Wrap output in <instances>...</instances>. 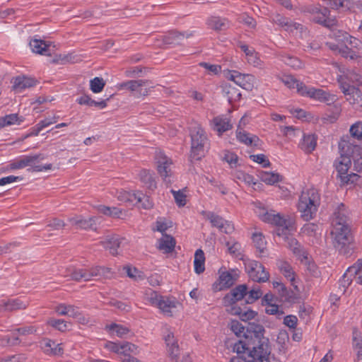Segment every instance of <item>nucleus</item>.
<instances>
[{
	"mask_svg": "<svg viewBox=\"0 0 362 362\" xmlns=\"http://www.w3.org/2000/svg\"><path fill=\"white\" fill-rule=\"evenodd\" d=\"M341 156L335 160L334 166L343 184H349L347 173L351 165V157L359 151L360 147L354 144L349 136L343 137L339 143Z\"/></svg>",
	"mask_w": 362,
	"mask_h": 362,
	"instance_id": "f257e3e1",
	"label": "nucleus"
},
{
	"mask_svg": "<svg viewBox=\"0 0 362 362\" xmlns=\"http://www.w3.org/2000/svg\"><path fill=\"white\" fill-rule=\"evenodd\" d=\"M66 272L67 274L65 276H69L71 280L76 281H80L82 279L85 281L93 279L103 281L111 279L115 275L111 268L99 265L90 268H69Z\"/></svg>",
	"mask_w": 362,
	"mask_h": 362,
	"instance_id": "f03ea898",
	"label": "nucleus"
},
{
	"mask_svg": "<svg viewBox=\"0 0 362 362\" xmlns=\"http://www.w3.org/2000/svg\"><path fill=\"white\" fill-rule=\"evenodd\" d=\"M320 205V195L315 188L302 192L298 204V210L303 220L308 221L315 216Z\"/></svg>",
	"mask_w": 362,
	"mask_h": 362,
	"instance_id": "7ed1b4c3",
	"label": "nucleus"
},
{
	"mask_svg": "<svg viewBox=\"0 0 362 362\" xmlns=\"http://www.w3.org/2000/svg\"><path fill=\"white\" fill-rule=\"evenodd\" d=\"M261 219L266 223H269L277 226L276 233L278 235H284L288 240L290 247H293L294 252L298 250V241L294 238H289L287 235L293 228L294 221L291 218H286L281 216L280 214H274L273 212H265L261 216Z\"/></svg>",
	"mask_w": 362,
	"mask_h": 362,
	"instance_id": "20e7f679",
	"label": "nucleus"
},
{
	"mask_svg": "<svg viewBox=\"0 0 362 362\" xmlns=\"http://www.w3.org/2000/svg\"><path fill=\"white\" fill-rule=\"evenodd\" d=\"M191 136V154L192 159L199 160L208 148V138L205 131L197 122H193L189 127Z\"/></svg>",
	"mask_w": 362,
	"mask_h": 362,
	"instance_id": "39448f33",
	"label": "nucleus"
},
{
	"mask_svg": "<svg viewBox=\"0 0 362 362\" xmlns=\"http://www.w3.org/2000/svg\"><path fill=\"white\" fill-rule=\"evenodd\" d=\"M331 234L334 247L344 255L351 254L354 247L352 246L353 238L349 226L337 225L336 227H333Z\"/></svg>",
	"mask_w": 362,
	"mask_h": 362,
	"instance_id": "423d86ee",
	"label": "nucleus"
},
{
	"mask_svg": "<svg viewBox=\"0 0 362 362\" xmlns=\"http://www.w3.org/2000/svg\"><path fill=\"white\" fill-rule=\"evenodd\" d=\"M271 349L269 340L265 337L251 338L247 356L249 362H270Z\"/></svg>",
	"mask_w": 362,
	"mask_h": 362,
	"instance_id": "0eeeda50",
	"label": "nucleus"
},
{
	"mask_svg": "<svg viewBox=\"0 0 362 362\" xmlns=\"http://www.w3.org/2000/svg\"><path fill=\"white\" fill-rule=\"evenodd\" d=\"M43 158H44L42 156L41 154L34 156H25L21 158L19 160H16L11 163L8 165V168L10 170H16L30 166L31 167V170L33 172H40L42 171L43 170H47L52 169V164H47L43 166L37 165L38 160L40 159Z\"/></svg>",
	"mask_w": 362,
	"mask_h": 362,
	"instance_id": "6e6552de",
	"label": "nucleus"
},
{
	"mask_svg": "<svg viewBox=\"0 0 362 362\" xmlns=\"http://www.w3.org/2000/svg\"><path fill=\"white\" fill-rule=\"evenodd\" d=\"M352 282L362 285V259H358L354 264L349 267L339 280L340 286L344 288V291Z\"/></svg>",
	"mask_w": 362,
	"mask_h": 362,
	"instance_id": "1a4fd4ad",
	"label": "nucleus"
},
{
	"mask_svg": "<svg viewBox=\"0 0 362 362\" xmlns=\"http://www.w3.org/2000/svg\"><path fill=\"white\" fill-rule=\"evenodd\" d=\"M338 82L340 83V88L344 93L346 100L349 101L354 109L362 112V94L359 89L344 82L342 76L338 78Z\"/></svg>",
	"mask_w": 362,
	"mask_h": 362,
	"instance_id": "9d476101",
	"label": "nucleus"
},
{
	"mask_svg": "<svg viewBox=\"0 0 362 362\" xmlns=\"http://www.w3.org/2000/svg\"><path fill=\"white\" fill-rule=\"evenodd\" d=\"M245 269L250 278L254 281L267 282L269 279V272H266L264 267L259 262H248L245 264Z\"/></svg>",
	"mask_w": 362,
	"mask_h": 362,
	"instance_id": "9b49d317",
	"label": "nucleus"
},
{
	"mask_svg": "<svg viewBox=\"0 0 362 362\" xmlns=\"http://www.w3.org/2000/svg\"><path fill=\"white\" fill-rule=\"evenodd\" d=\"M150 83L148 80H131L119 84V88L136 92L139 96H146L153 88Z\"/></svg>",
	"mask_w": 362,
	"mask_h": 362,
	"instance_id": "f8f14e48",
	"label": "nucleus"
},
{
	"mask_svg": "<svg viewBox=\"0 0 362 362\" xmlns=\"http://www.w3.org/2000/svg\"><path fill=\"white\" fill-rule=\"evenodd\" d=\"M157 170L163 181L167 184L173 182L172 160L163 154H159L157 158Z\"/></svg>",
	"mask_w": 362,
	"mask_h": 362,
	"instance_id": "ddd939ff",
	"label": "nucleus"
},
{
	"mask_svg": "<svg viewBox=\"0 0 362 362\" xmlns=\"http://www.w3.org/2000/svg\"><path fill=\"white\" fill-rule=\"evenodd\" d=\"M303 96H307L320 102L326 103L327 105H331L337 100L335 95L326 92L322 89L313 87L306 86Z\"/></svg>",
	"mask_w": 362,
	"mask_h": 362,
	"instance_id": "4468645a",
	"label": "nucleus"
},
{
	"mask_svg": "<svg viewBox=\"0 0 362 362\" xmlns=\"http://www.w3.org/2000/svg\"><path fill=\"white\" fill-rule=\"evenodd\" d=\"M227 78L245 90H252L254 88L255 78L251 74H242L233 71L228 74Z\"/></svg>",
	"mask_w": 362,
	"mask_h": 362,
	"instance_id": "2eb2a0df",
	"label": "nucleus"
},
{
	"mask_svg": "<svg viewBox=\"0 0 362 362\" xmlns=\"http://www.w3.org/2000/svg\"><path fill=\"white\" fill-rule=\"evenodd\" d=\"M313 15V21L317 23L327 25L329 10L326 7L310 6L303 10Z\"/></svg>",
	"mask_w": 362,
	"mask_h": 362,
	"instance_id": "dca6fc26",
	"label": "nucleus"
},
{
	"mask_svg": "<svg viewBox=\"0 0 362 362\" xmlns=\"http://www.w3.org/2000/svg\"><path fill=\"white\" fill-rule=\"evenodd\" d=\"M206 217L210 221L211 225L214 227L218 228L221 232L230 234L235 230V227L231 222L223 219V218L214 213H208Z\"/></svg>",
	"mask_w": 362,
	"mask_h": 362,
	"instance_id": "f3484780",
	"label": "nucleus"
},
{
	"mask_svg": "<svg viewBox=\"0 0 362 362\" xmlns=\"http://www.w3.org/2000/svg\"><path fill=\"white\" fill-rule=\"evenodd\" d=\"M326 42V46L334 52L341 54L344 58L354 60L359 57L356 52L352 50L346 45L342 42Z\"/></svg>",
	"mask_w": 362,
	"mask_h": 362,
	"instance_id": "a211bd4d",
	"label": "nucleus"
},
{
	"mask_svg": "<svg viewBox=\"0 0 362 362\" xmlns=\"http://www.w3.org/2000/svg\"><path fill=\"white\" fill-rule=\"evenodd\" d=\"M247 285L241 284L236 286L224 296L223 299L224 305L228 306L229 305L235 304L237 301L242 300L247 295Z\"/></svg>",
	"mask_w": 362,
	"mask_h": 362,
	"instance_id": "6ab92c4d",
	"label": "nucleus"
},
{
	"mask_svg": "<svg viewBox=\"0 0 362 362\" xmlns=\"http://www.w3.org/2000/svg\"><path fill=\"white\" fill-rule=\"evenodd\" d=\"M68 221L76 229H92L95 226V218L94 216L86 218L81 215H74L69 217Z\"/></svg>",
	"mask_w": 362,
	"mask_h": 362,
	"instance_id": "aec40b11",
	"label": "nucleus"
},
{
	"mask_svg": "<svg viewBox=\"0 0 362 362\" xmlns=\"http://www.w3.org/2000/svg\"><path fill=\"white\" fill-rule=\"evenodd\" d=\"M334 37L337 42L344 43V45H349L354 48H356L361 54H362V42L358 39L351 36L346 32L337 31L334 33Z\"/></svg>",
	"mask_w": 362,
	"mask_h": 362,
	"instance_id": "412c9836",
	"label": "nucleus"
},
{
	"mask_svg": "<svg viewBox=\"0 0 362 362\" xmlns=\"http://www.w3.org/2000/svg\"><path fill=\"white\" fill-rule=\"evenodd\" d=\"M40 346L43 352L50 356H61L64 353L62 344H57L55 341L45 339L40 342Z\"/></svg>",
	"mask_w": 362,
	"mask_h": 362,
	"instance_id": "4be33fe9",
	"label": "nucleus"
},
{
	"mask_svg": "<svg viewBox=\"0 0 362 362\" xmlns=\"http://www.w3.org/2000/svg\"><path fill=\"white\" fill-rule=\"evenodd\" d=\"M124 238H120L119 235H114L107 236L105 239L100 242V244L112 255L118 254V248H119Z\"/></svg>",
	"mask_w": 362,
	"mask_h": 362,
	"instance_id": "5701e85b",
	"label": "nucleus"
},
{
	"mask_svg": "<svg viewBox=\"0 0 362 362\" xmlns=\"http://www.w3.org/2000/svg\"><path fill=\"white\" fill-rule=\"evenodd\" d=\"M37 81L34 78L25 76H19L14 78L13 89L17 93H21L23 90L33 87Z\"/></svg>",
	"mask_w": 362,
	"mask_h": 362,
	"instance_id": "b1692460",
	"label": "nucleus"
},
{
	"mask_svg": "<svg viewBox=\"0 0 362 362\" xmlns=\"http://www.w3.org/2000/svg\"><path fill=\"white\" fill-rule=\"evenodd\" d=\"M177 305V301L175 299L161 296L156 307L158 308L164 315L172 316Z\"/></svg>",
	"mask_w": 362,
	"mask_h": 362,
	"instance_id": "393cba45",
	"label": "nucleus"
},
{
	"mask_svg": "<svg viewBox=\"0 0 362 362\" xmlns=\"http://www.w3.org/2000/svg\"><path fill=\"white\" fill-rule=\"evenodd\" d=\"M348 212L343 204L338 206L335 210L332 219V226L336 227L337 225L349 226L348 224Z\"/></svg>",
	"mask_w": 362,
	"mask_h": 362,
	"instance_id": "a878e982",
	"label": "nucleus"
},
{
	"mask_svg": "<svg viewBox=\"0 0 362 362\" xmlns=\"http://www.w3.org/2000/svg\"><path fill=\"white\" fill-rule=\"evenodd\" d=\"M27 306L28 303L20 299H8L7 300H4L0 303V312H11L16 310L25 309Z\"/></svg>",
	"mask_w": 362,
	"mask_h": 362,
	"instance_id": "bb28decb",
	"label": "nucleus"
},
{
	"mask_svg": "<svg viewBox=\"0 0 362 362\" xmlns=\"http://www.w3.org/2000/svg\"><path fill=\"white\" fill-rule=\"evenodd\" d=\"M238 274L235 271L225 272L220 274L218 279V290L228 288L233 286L238 279Z\"/></svg>",
	"mask_w": 362,
	"mask_h": 362,
	"instance_id": "cd10ccee",
	"label": "nucleus"
},
{
	"mask_svg": "<svg viewBox=\"0 0 362 362\" xmlns=\"http://www.w3.org/2000/svg\"><path fill=\"white\" fill-rule=\"evenodd\" d=\"M193 35V32L180 33L176 30L169 32L163 37V42L166 45L179 43L184 38H189Z\"/></svg>",
	"mask_w": 362,
	"mask_h": 362,
	"instance_id": "c85d7f7f",
	"label": "nucleus"
},
{
	"mask_svg": "<svg viewBox=\"0 0 362 362\" xmlns=\"http://www.w3.org/2000/svg\"><path fill=\"white\" fill-rule=\"evenodd\" d=\"M282 83L290 89H296L300 95H303L305 90L306 86L299 80L296 79L291 75H286L281 78Z\"/></svg>",
	"mask_w": 362,
	"mask_h": 362,
	"instance_id": "c756f323",
	"label": "nucleus"
},
{
	"mask_svg": "<svg viewBox=\"0 0 362 362\" xmlns=\"http://www.w3.org/2000/svg\"><path fill=\"white\" fill-rule=\"evenodd\" d=\"M54 310L59 315H68L71 317H78L80 316L78 308L74 305L61 303L57 305Z\"/></svg>",
	"mask_w": 362,
	"mask_h": 362,
	"instance_id": "7c9ffc66",
	"label": "nucleus"
},
{
	"mask_svg": "<svg viewBox=\"0 0 362 362\" xmlns=\"http://www.w3.org/2000/svg\"><path fill=\"white\" fill-rule=\"evenodd\" d=\"M140 181L148 189L154 190L157 187L153 173L148 170H141L139 174Z\"/></svg>",
	"mask_w": 362,
	"mask_h": 362,
	"instance_id": "2f4dec72",
	"label": "nucleus"
},
{
	"mask_svg": "<svg viewBox=\"0 0 362 362\" xmlns=\"http://www.w3.org/2000/svg\"><path fill=\"white\" fill-rule=\"evenodd\" d=\"M164 339L170 357L176 358L179 354V347L174 334L170 331H168L167 334L164 336Z\"/></svg>",
	"mask_w": 362,
	"mask_h": 362,
	"instance_id": "473e14b6",
	"label": "nucleus"
},
{
	"mask_svg": "<svg viewBox=\"0 0 362 362\" xmlns=\"http://www.w3.org/2000/svg\"><path fill=\"white\" fill-rule=\"evenodd\" d=\"M175 246V239L169 235L163 234L162 238L158 240V249L163 253L173 252Z\"/></svg>",
	"mask_w": 362,
	"mask_h": 362,
	"instance_id": "72a5a7b5",
	"label": "nucleus"
},
{
	"mask_svg": "<svg viewBox=\"0 0 362 362\" xmlns=\"http://www.w3.org/2000/svg\"><path fill=\"white\" fill-rule=\"evenodd\" d=\"M30 47L32 51L36 54L49 56L51 55L49 47V44L40 39H33L30 41Z\"/></svg>",
	"mask_w": 362,
	"mask_h": 362,
	"instance_id": "f704fd0d",
	"label": "nucleus"
},
{
	"mask_svg": "<svg viewBox=\"0 0 362 362\" xmlns=\"http://www.w3.org/2000/svg\"><path fill=\"white\" fill-rule=\"evenodd\" d=\"M208 27L215 31L225 30L228 28V21L225 18L212 16L206 21Z\"/></svg>",
	"mask_w": 362,
	"mask_h": 362,
	"instance_id": "c9c22d12",
	"label": "nucleus"
},
{
	"mask_svg": "<svg viewBox=\"0 0 362 362\" xmlns=\"http://www.w3.org/2000/svg\"><path fill=\"white\" fill-rule=\"evenodd\" d=\"M115 197L118 201L128 204H133L135 200H136V202L142 201L141 195H138L136 192L124 190L117 191Z\"/></svg>",
	"mask_w": 362,
	"mask_h": 362,
	"instance_id": "e433bc0d",
	"label": "nucleus"
},
{
	"mask_svg": "<svg viewBox=\"0 0 362 362\" xmlns=\"http://www.w3.org/2000/svg\"><path fill=\"white\" fill-rule=\"evenodd\" d=\"M316 145L317 137L314 134H305L299 144L300 148L307 153H310L314 151Z\"/></svg>",
	"mask_w": 362,
	"mask_h": 362,
	"instance_id": "4c0bfd02",
	"label": "nucleus"
},
{
	"mask_svg": "<svg viewBox=\"0 0 362 362\" xmlns=\"http://www.w3.org/2000/svg\"><path fill=\"white\" fill-rule=\"evenodd\" d=\"M214 129L216 131L219 135L226 132L232 127L229 120L227 118L216 117L213 119Z\"/></svg>",
	"mask_w": 362,
	"mask_h": 362,
	"instance_id": "58836bf2",
	"label": "nucleus"
},
{
	"mask_svg": "<svg viewBox=\"0 0 362 362\" xmlns=\"http://www.w3.org/2000/svg\"><path fill=\"white\" fill-rule=\"evenodd\" d=\"M204 262L205 257L204 252L201 249L197 250L194 254V272L197 274H200L204 272Z\"/></svg>",
	"mask_w": 362,
	"mask_h": 362,
	"instance_id": "ea45409f",
	"label": "nucleus"
},
{
	"mask_svg": "<svg viewBox=\"0 0 362 362\" xmlns=\"http://www.w3.org/2000/svg\"><path fill=\"white\" fill-rule=\"evenodd\" d=\"M277 267L284 276L291 282L295 280V274L291 266L286 261L279 260L276 263Z\"/></svg>",
	"mask_w": 362,
	"mask_h": 362,
	"instance_id": "a19ab883",
	"label": "nucleus"
},
{
	"mask_svg": "<svg viewBox=\"0 0 362 362\" xmlns=\"http://www.w3.org/2000/svg\"><path fill=\"white\" fill-rule=\"evenodd\" d=\"M98 210L101 214L112 218H121L127 212L117 207H109L106 206H99Z\"/></svg>",
	"mask_w": 362,
	"mask_h": 362,
	"instance_id": "79ce46f5",
	"label": "nucleus"
},
{
	"mask_svg": "<svg viewBox=\"0 0 362 362\" xmlns=\"http://www.w3.org/2000/svg\"><path fill=\"white\" fill-rule=\"evenodd\" d=\"M251 338L245 337L244 339L239 340L234 344L233 351L237 355L247 356L250 345Z\"/></svg>",
	"mask_w": 362,
	"mask_h": 362,
	"instance_id": "37998d69",
	"label": "nucleus"
},
{
	"mask_svg": "<svg viewBox=\"0 0 362 362\" xmlns=\"http://www.w3.org/2000/svg\"><path fill=\"white\" fill-rule=\"evenodd\" d=\"M223 90L228 97L229 102L239 100L241 98V93L235 87L230 84H225L223 87Z\"/></svg>",
	"mask_w": 362,
	"mask_h": 362,
	"instance_id": "c03bdc74",
	"label": "nucleus"
},
{
	"mask_svg": "<svg viewBox=\"0 0 362 362\" xmlns=\"http://www.w3.org/2000/svg\"><path fill=\"white\" fill-rule=\"evenodd\" d=\"M329 5L332 9L340 10L342 11H348L349 10L352 5V0H329Z\"/></svg>",
	"mask_w": 362,
	"mask_h": 362,
	"instance_id": "a18cd8bd",
	"label": "nucleus"
},
{
	"mask_svg": "<svg viewBox=\"0 0 362 362\" xmlns=\"http://www.w3.org/2000/svg\"><path fill=\"white\" fill-rule=\"evenodd\" d=\"M106 329L110 332V334H115L119 337H124L129 332V329L127 327L115 323L107 325Z\"/></svg>",
	"mask_w": 362,
	"mask_h": 362,
	"instance_id": "49530a36",
	"label": "nucleus"
},
{
	"mask_svg": "<svg viewBox=\"0 0 362 362\" xmlns=\"http://www.w3.org/2000/svg\"><path fill=\"white\" fill-rule=\"evenodd\" d=\"M260 178L262 182L270 185H274L281 180L279 174L270 172H262Z\"/></svg>",
	"mask_w": 362,
	"mask_h": 362,
	"instance_id": "de8ad7c7",
	"label": "nucleus"
},
{
	"mask_svg": "<svg viewBox=\"0 0 362 362\" xmlns=\"http://www.w3.org/2000/svg\"><path fill=\"white\" fill-rule=\"evenodd\" d=\"M123 269L126 272L127 276L133 279L134 281H139L144 279V276L143 273L139 271L136 267L124 266Z\"/></svg>",
	"mask_w": 362,
	"mask_h": 362,
	"instance_id": "09e8293b",
	"label": "nucleus"
},
{
	"mask_svg": "<svg viewBox=\"0 0 362 362\" xmlns=\"http://www.w3.org/2000/svg\"><path fill=\"white\" fill-rule=\"evenodd\" d=\"M47 324L60 332H66L69 328V324L61 319L50 318L47 320Z\"/></svg>",
	"mask_w": 362,
	"mask_h": 362,
	"instance_id": "8fccbe9b",
	"label": "nucleus"
},
{
	"mask_svg": "<svg viewBox=\"0 0 362 362\" xmlns=\"http://www.w3.org/2000/svg\"><path fill=\"white\" fill-rule=\"evenodd\" d=\"M139 354V348L137 346L130 343L124 342L121 344L120 356L130 355Z\"/></svg>",
	"mask_w": 362,
	"mask_h": 362,
	"instance_id": "3c124183",
	"label": "nucleus"
},
{
	"mask_svg": "<svg viewBox=\"0 0 362 362\" xmlns=\"http://www.w3.org/2000/svg\"><path fill=\"white\" fill-rule=\"evenodd\" d=\"M282 60L285 64L296 69H300L304 66L303 63L300 59L288 54L282 56Z\"/></svg>",
	"mask_w": 362,
	"mask_h": 362,
	"instance_id": "603ef678",
	"label": "nucleus"
},
{
	"mask_svg": "<svg viewBox=\"0 0 362 362\" xmlns=\"http://www.w3.org/2000/svg\"><path fill=\"white\" fill-rule=\"evenodd\" d=\"M105 86V82L103 78L100 77H95L90 81V88L95 93H100L103 90Z\"/></svg>",
	"mask_w": 362,
	"mask_h": 362,
	"instance_id": "864d4df0",
	"label": "nucleus"
},
{
	"mask_svg": "<svg viewBox=\"0 0 362 362\" xmlns=\"http://www.w3.org/2000/svg\"><path fill=\"white\" fill-rule=\"evenodd\" d=\"M247 297L246 298L247 303H252L259 298H260L262 296V292L258 286H255L252 287V288L247 291Z\"/></svg>",
	"mask_w": 362,
	"mask_h": 362,
	"instance_id": "5fc2aeb1",
	"label": "nucleus"
},
{
	"mask_svg": "<svg viewBox=\"0 0 362 362\" xmlns=\"http://www.w3.org/2000/svg\"><path fill=\"white\" fill-rule=\"evenodd\" d=\"M18 117L17 114H10L0 117V129L17 123Z\"/></svg>",
	"mask_w": 362,
	"mask_h": 362,
	"instance_id": "6e6d98bb",
	"label": "nucleus"
},
{
	"mask_svg": "<svg viewBox=\"0 0 362 362\" xmlns=\"http://www.w3.org/2000/svg\"><path fill=\"white\" fill-rule=\"evenodd\" d=\"M160 298L161 296L151 289L147 290L144 293V299L153 306H157Z\"/></svg>",
	"mask_w": 362,
	"mask_h": 362,
	"instance_id": "4d7b16f0",
	"label": "nucleus"
},
{
	"mask_svg": "<svg viewBox=\"0 0 362 362\" xmlns=\"http://www.w3.org/2000/svg\"><path fill=\"white\" fill-rule=\"evenodd\" d=\"M234 177L237 180V182H245L249 185L251 184H256V182H254V177L252 175L245 173V172L243 171L235 172Z\"/></svg>",
	"mask_w": 362,
	"mask_h": 362,
	"instance_id": "13d9d810",
	"label": "nucleus"
},
{
	"mask_svg": "<svg viewBox=\"0 0 362 362\" xmlns=\"http://www.w3.org/2000/svg\"><path fill=\"white\" fill-rule=\"evenodd\" d=\"M229 327L230 330L237 336L242 337L245 335V327L238 320H231Z\"/></svg>",
	"mask_w": 362,
	"mask_h": 362,
	"instance_id": "bf43d9fd",
	"label": "nucleus"
},
{
	"mask_svg": "<svg viewBox=\"0 0 362 362\" xmlns=\"http://www.w3.org/2000/svg\"><path fill=\"white\" fill-rule=\"evenodd\" d=\"M252 240L259 253H263L266 249V241L262 233H255L252 236Z\"/></svg>",
	"mask_w": 362,
	"mask_h": 362,
	"instance_id": "052dcab7",
	"label": "nucleus"
},
{
	"mask_svg": "<svg viewBox=\"0 0 362 362\" xmlns=\"http://www.w3.org/2000/svg\"><path fill=\"white\" fill-rule=\"evenodd\" d=\"M344 80L346 78L349 81L353 83L352 86H355L362 85V76L354 71H349L345 77L342 76ZM344 82L346 83L345 81Z\"/></svg>",
	"mask_w": 362,
	"mask_h": 362,
	"instance_id": "680f3d73",
	"label": "nucleus"
},
{
	"mask_svg": "<svg viewBox=\"0 0 362 362\" xmlns=\"http://www.w3.org/2000/svg\"><path fill=\"white\" fill-rule=\"evenodd\" d=\"M350 134L352 137L358 140L362 139V122H357L350 127Z\"/></svg>",
	"mask_w": 362,
	"mask_h": 362,
	"instance_id": "e2e57ef3",
	"label": "nucleus"
},
{
	"mask_svg": "<svg viewBox=\"0 0 362 362\" xmlns=\"http://www.w3.org/2000/svg\"><path fill=\"white\" fill-rule=\"evenodd\" d=\"M237 137L240 142L247 145H251L252 143H255L258 140L257 136H249L248 134L241 132L238 133Z\"/></svg>",
	"mask_w": 362,
	"mask_h": 362,
	"instance_id": "0e129e2a",
	"label": "nucleus"
},
{
	"mask_svg": "<svg viewBox=\"0 0 362 362\" xmlns=\"http://www.w3.org/2000/svg\"><path fill=\"white\" fill-rule=\"evenodd\" d=\"M290 28L291 30H288V33H293L294 35L299 34L301 37H303V34H307L306 28L298 23L293 22Z\"/></svg>",
	"mask_w": 362,
	"mask_h": 362,
	"instance_id": "69168bd1",
	"label": "nucleus"
},
{
	"mask_svg": "<svg viewBox=\"0 0 362 362\" xmlns=\"http://www.w3.org/2000/svg\"><path fill=\"white\" fill-rule=\"evenodd\" d=\"M226 246L228 247V250L230 254L236 256L240 255L241 245L239 243L235 240L228 241L226 243Z\"/></svg>",
	"mask_w": 362,
	"mask_h": 362,
	"instance_id": "338daca9",
	"label": "nucleus"
},
{
	"mask_svg": "<svg viewBox=\"0 0 362 362\" xmlns=\"http://www.w3.org/2000/svg\"><path fill=\"white\" fill-rule=\"evenodd\" d=\"M171 192L178 206H184L186 204V195L182 192L171 190Z\"/></svg>",
	"mask_w": 362,
	"mask_h": 362,
	"instance_id": "774afa93",
	"label": "nucleus"
}]
</instances>
